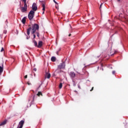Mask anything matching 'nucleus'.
<instances>
[{
  "label": "nucleus",
  "mask_w": 128,
  "mask_h": 128,
  "mask_svg": "<svg viewBox=\"0 0 128 128\" xmlns=\"http://www.w3.org/2000/svg\"><path fill=\"white\" fill-rule=\"evenodd\" d=\"M72 36V34H68V36Z\"/></svg>",
  "instance_id": "473e14b6"
},
{
  "label": "nucleus",
  "mask_w": 128,
  "mask_h": 128,
  "mask_svg": "<svg viewBox=\"0 0 128 128\" xmlns=\"http://www.w3.org/2000/svg\"><path fill=\"white\" fill-rule=\"evenodd\" d=\"M4 33L6 34V30H4Z\"/></svg>",
  "instance_id": "7c9ffc66"
},
{
  "label": "nucleus",
  "mask_w": 128,
  "mask_h": 128,
  "mask_svg": "<svg viewBox=\"0 0 128 128\" xmlns=\"http://www.w3.org/2000/svg\"><path fill=\"white\" fill-rule=\"evenodd\" d=\"M24 120H22L18 124V128H22V126H24Z\"/></svg>",
  "instance_id": "0eeeda50"
},
{
  "label": "nucleus",
  "mask_w": 128,
  "mask_h": 128,
  "mask_svg": "<svg viewBox=\"0 0 128 128\" xmlns=\"http://www.w3.org/2000/svg\"><path fill=\"white\" fill-rule=\"evenodd\" d=\"M24 78H28V75H26L24 76Z\"/></svg>",
  "instance_id": "c85d7f7f"
},
{
  "label": "nucleus",
  "mask_w": 128,
  "mask_h": 128,
  "mask_svg": "<svg viewBox=\"0 0 128 128\" xmlns=\"http://www.w3.org/2000/svg\"><path fill=\"white\" fill-rule=\"evenodd\" d=\"M36 30H32V32H31V34H34V33H36Z\"/></svg>",
  "instance_id": "aec40b11"
},
{
  "label": "nucleus",
  "mask_w": 128,
  "mask_h": 128,
  "mask_svg": "<svg viewBox=\"0 0 128 128\" xmlns=\"http://www.w3.org/2000/svg\"><path fill=\"white\" fill-rule=\"evenodd\" d=\"M42 42L39 41L37 48H42Z\"/></svg>",
  "instance_id": "ddd939ff"
},
{
  "label": "nucleus",
  "mask_w": 128,
  "mask_h": 128,
  "mask_svg": "<svg viewBox=\"0 0 128 128\" xmlns=\"http://www.w3.org/2000/svg\"><path fill=\"white\" fill-rule=\"evenodd\" d=\"M111 56H112V54Z\"/></svg>",
  "instance_id": "58836bf2"
},
{
  "label": "nucleus",
  "mask_w": 128,
  "mask_h": 128,
  "mask_svg": "<svg viewBox=\"0 0 128 128\" xmlns=\"http://www.w3.org/2000/svg\"><path fill=\"white\" fill-rule=\"evenodd\" d=\"M33 36H34V39L36 38V34H34Z\"/></svg>",
  "instance_id": "c756f323"
},
{
  "label": "nucleus",
  "mask_w": 128,
  "mask_h": 128,
  "mask_svg": "<svg viewBox=\"0 0 128 128\" xmlns=\"http://www.w3.org/2000/svg\"><path fill=\"white\" fill-rule=\"evenodd\" d=\"M102 4H101L100 6V10L102 8Z\"/></svg>",
  "instance_id": "72a5a7b5"
},
{
  "label": "nucleus",
  "mask_w": 128,
  "mask_h": 128,
  "mask_svg": "<svg viewBox=\"0 0 128 128\" xmlns=\"http://www.w3.org/2000/svg\"><path fill=\"white\" fill-rule=\"evenodd\" d=\"M36 95L38 96H42V93L41 92H38Z\"/></svg>",
  "instance_id": "a211bd4d"
},
{
  "label": "nucleus",
  "mask_w": 128,
  "mask_h": 128,
  "mask_svg": "<svg viewBox=\"0 0 128 128\" xmlns=\"http://www.w3.org/2000/svg\"><path fill=\"white\" fill-rule=\"evenodd\" d=\"M62 72V70L58 68L54 72V74L55 76H56V74H60V72Z\"/></svg>",
  "instance_id": "1a4fd4ad"
},
{
  "label": "nucleus",
  "mask_w": 128,
  "mask_h": 128,
  "mask_svg": "<svg viewBox=\"0 0 128 128\" xmlns=\"http://www.w3.org/2000/svg\"><path fill=\"white\" fill-rule=\"evenodd\" d=\"M41 4L42 6V14H44V10H46V2H44V1H42L41 2Z\"/></svg>",
  "instance_id": "423d86ee"
},
{
  "label": "nucleus",
  "mask_w": 128,
  "mask_h": 128,
  "mask_svg": "<svg viewBox=\"0 0 128 128\" xmlns=\"http://www.w3.org/2000/svg\"><path fill=\"white\" fill-rule=\"evenodd\" d=\"M28 28L27 29L26 34H28V36L26 37V39L28 40L30 36V31L32 30V26H30V25H28Z\"/></svg>",
  "instance_id": "20e7f679"
},
{
  "label": "nucleus",
  "mask_w": 128,
  "mask_h": 128,
  "mask_svg": "<svg viewBox=\"0 0 128 128\" xmlns=\"http://www.w3.org/2000/svg\"><path fill=\"white\" fill-rule=\"evenodd\" d=\"M62 88V83H60L59 84V88Z\"/></svg>",
  "instance_id": "6ab92c4d"
},
{
  "label": "nucleus",
  "mask_w": 128,
  "mask_h": 128,
  "mask_svg": "<svg viewBox=\"0 0 128 128\" xmlns=\"http://www.w3.org/2000/svg\"><path fill=\"white\" fill-rule=\"evenodd\" d=\"M52 62H54L56 60V58L54 56H52L51 58Z\"/></svg>",
  "instance_id": "dca6fc26"
},
{
  "label": "nucleus",
  "mask_w": 128,
  "mask_h": 128,
  "mask_svg": "<svg viewBox=\"0 0 128 128\" xmlns=\"http://www.w3.org/2000/svg\"><path fill=\"white\" fill-rule=\"evenodd\" d=\"M34 72H36V68H34Z\"/></svg>",
  "instance_id": "2f4dec72"
},
{
  "label": "nucleus",
  "mask_w": 128,
  "mask_h": 128,
  "mask_svg": "<svg viewBox=\"0 0 128 128\" xmlns=\"http://www.w3.org/2000/svg\"><path fill=\"white\" fill-rule=\"evenodd\" d=\"M33 42L35 46H37L38 47V42H36V40H33Z\"/></svg>",
  "instance_id": "f3484780"
},
{
  "label": "nucleus",
  "mask_w": 128,
  "mask_h": 128,
  "mask_svg": "<svg viewBox=\"0 0 128 128\" xmlns=\"http://www.w3.org/2000/svg\"><path fill=\"white\" fill-rule=\"evenodd\" d=\"M34 16V10H30L28 14V18L30 20H32Z\"/></svg>",
  "instance_id": "f03ea898"
},
{
  "label": "nucleus",
  "mask_w": 128,
  "mask_h": 128,
  "mask_svg": "<svg viewBox=\"0 0 128 128\" xmlns=\"http://www.w3.org/2000/svg\"><path fill=\"white\" fill-rule=\"evenodd\" d=\"M118 2H120V0H118Z\"/></svg>",
  "instance_id": "4c0bfd02"
},
{
  "label": "nucleus",
  "mask_w": 128,
  "mask_h": 128,
  "mask_svg": "<svg viewBox=\"0 0 128 128\" xmlns=\"http://www.w3.org/2000/svg\"><path fill=\"white\" fill-rule=\"evenodd\" d=\"M34 100V96L33 97V100Z\"/></svg>",
  "instance_id": "c9c22d12"
},
{
  "label": "nucleus",
  "mask_w": 128,
  "mask_h": 128,
  "mask_svg": "<svg viewBox=\"0 0 128 128\" xmlns=\"http://www.w3.org/2000/svg\"><path fill=\"white\" fill-rule=\"evenodd\" d=\"M56 8L57 10H58V4H57V5H56Z\"/></svg>",
  "instance_id": "4be33fe9"
},
{
  "label": "nucleus",
  "mask_w": 128,
  "mask_h": 128,
  "mask_svg": "<svg viewBox=\"0 0 128 128\" xmlns=\"http://www.w3.org/2000/svg\"><path fill=\"white\" fill-rule=\"evenodd\" d=\"M4 72V66H0V76L2 74V73Z\"/></svg>",
  "instance_id": "2eb2a0df"
},
{
  "label": "nucleus",
  "mask_w": 128,
  "mask_h": 128,
  "mask_svg": "<svg viewBox=\"0 0 128 128\" xmlns=\"http://www.w3.org/2000/svg\"><path fill=\"white\" fill-rule=\"evenodd\" d=\"M27 84H28V86H32V84L30 82H27Z\"/></svg>",
  "instance_id": "5701e85b"
},
{
  "label": "nucleus",
  "mask_w": 128,
  "mask_h": 128,
  "mask_svg": "<svg viewBox=\"0 0 128 128\" xmlns=\"http://www.w3.org/2000/svg\"><path fill=\"white\" fill-rule=\"evenodd\" d=\"M53 2L56 4H58L56 2V0H53Z\"/></svg>",
  "instance_id": "393cba45"
},
{
  "label": "nucleus",
  "mask_w": 128,
  "mask_h": 128,
  "mask_svg": "<svg viewBox=\"0 0 128 128\" xmlns=\"http://www.w3.org/2000/svg\"><path fill=\"white\" fill-rule=\"evenodd\" d=\"M36 34H37V36L38 37V38H40V32H36Z\"/></svg>",
  "instance_id": "412c9836"
},
{
  "label": "nucleus",
  "mask_w": 128,
  "mask_h": 128,
  "mask_svg": "<svg viewBox=\"0 0 128 128\" xmlns=\"http://www.w3.org/2000/svg\"><path fill=\"white\" fill-rule=\"evenodd\" d=\"M4 48H2L0 50L1 52H4Z\"/></svg>",
  "instance_id": "b1692460"
},
{
  "label": "nucleus",
  "mask_w": 128,
  "mask_h": 128,
  "mask_svg": "<svg viewBox=\"0 0 128 128\" xmlns=\"http://www.w3.org/2000/svg\"><path fill=\"white\" fill-rule=\"evenodd\" d=\"M22 90H24V88H23Z\"/></svg>",
  "instance_id": "e433bc0d"
},
{
  "label": "nucleus",
  "mask_w": 128,
  "mask_h": 128,
  "mask_svg": "<svg viewBox=\"0 0 128 128\" xmlns=\"http://www.w3.org/2000/svg\"><path fill=\"white\" fill-rule=\"evenodd\" d=\"M70 76L71 78H76V73H74V72H70Z\"/></svg>",
  "instance_id": "9d476101"
},
{
  "label": "nucleus",
  "mask_w": 128,
  "mask_h": 128,
  "mask_svg": "<svg viewBox=\"0 0 128 128\" xmlns=\"http://www.w3.org/2000/svg\"><path fill=\"white\" fill-rule=\"evenodd\" d=\"M26 17H24L22 19V22L23 24H26Z\"/></svg>",
  "instance_id": "4468645a"
},
{
  "label": "nucleus",
  "mask_w": 128,
  "mask_h": 128,
  "mask_svg": "<svg viewBox=\"0 0 128 128\" xmlns=\"http://www.w3.org/2000/svg\"><path fill=\"white\" fill-rule=\"evenodd\" d=\"M121 14H120L119 15V18H120Z\"/></svg>",
  "instance_id": "f704fd0d"
},
{
  "label": "nucleus",
  "mask_w": 128,
  "mask_h": 128,
  "mask_svg": "<svg viewBox=\"0 0 128 128\" xmlns=\"http://www.w3.org/2000/svg\"><path fill=\"white\" fill-rule=\"evenodd\" d=\"M32 30H35L36 32V30H40V26H38V24H34L32 26V28L31 27Z\"/></svg>",
  "instance_id": "7ed1b4c3"
},
{
  "label": "nucleus",
  "mask_w": 128,
  "mask_h": 128,
  "mask_svg": "<svg viewBox=\"0 0 128 128\" xmlns=\"http://www.w3.org/2000/svg\"><path fill=\"white\" fill-rule=\"evenodd\" d=\"M58 68L59 70H64L66 68V62H62V63L60 64L58 66Z\"/></svg>",
  "instance_id": "39448f33"
},
{
  "label": "nucleus",
  "mask_w": 128,
  "mask_h": 128,
  "mask_svg": "<svg viewBox=\"0 0 128 128\" xmlns=\"http://www.w3.org/2000/svg\"><path fill=\"white\" fill-rule=\"evenodd\" d=\"M78 74H84L82 73V72H77Z\"/></svg>",
  "instance_id": "cd10ccee"
},
{
  "label": "nucleus",
  "mask_w": 128,
  "mask_h": 128,
  "mask_svg": "<svg viewBox=\"0 0 128 128\" xmlns=\"http://www.w3.org/2000/svg\"><path fill=\"white\" fill-rule=\"evenodd\" d=\"M45 78H50V74L46 72L45 74Z\"/></svg>",
  "instance_id": "9b49d317"
},
{
  "label": "nucleus",
  "mask_w": 128,
  "mask_h": 128,
  "mask_svg": "<svg viewBox=\"0 0 128 128\" xmlns=\"http://www.w3.org/2000/svg\"><path fill=\"white\" fill-rule=\"evenodd\" d=\"M7 122H8V120H5L3 121L0 124V126H4V125L6 124Z\"/></svg>",
  "instance_id": "f8f14e48"
},
{
  "label": "nucleus",
  "mask_w": 128,
  "mask_h": 128,
  "mask_svg": "<svg viewBox=\"0 0 128 128\" xmlns=\"http://www.w3.org/2000/svg\"><path fill=\"white\" fill-rule=\"evenodd\" d=\"M112 74H116V71H112Z\"/></svg>",
  "instance_id": "bb28decb"
},
{
  "label": "nucleus",
  "mask_w": 128,
  "mask_h": 128,
  "mask_svg": "<svg viewBox=\"0 0 128 128\" xmlns=\"http://www.w3.org/2000/svg\"><path fill=\"white\" fill-rule=\"evenodd\" d=\"M94 90V87L92 88V89L90 90V92H92Z\"/></svg>",
  "instance_id": "a878e982"
},
{
  "label": "nucleus",
  "mask_w": 128,
  "mask_h": 128,
  "mask_svg": "<svg viewBox=\"0 0 128 128\" xmlns=\"http://www.w3.org/2000/svg\"><path fill=\"white\" fill-rule=\"evenodd\" d=\"M32 10L33 12H36L38 10V6H36V4L34 3L32 6Z\"/></svg>",
  "instance_id": "6e6552de"
},
{
  "label": "nucleus",
  "mask_w": 128,
  "mask_h": 128,
  "mask_svg": "<svg viewBox=\"0 0 128 128\" xmlns=\"http://www.w3.org/2000/svg\"><path fill=\"white\" fill-rule=\"evenodd\" d=\"M24 2V6L20 8L22 12H26L28 10V4H26V0H22Z\"/></svg>",
  "instance_id": "f257e3e1"
}]
</instances>
